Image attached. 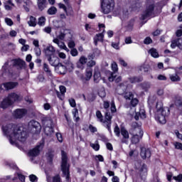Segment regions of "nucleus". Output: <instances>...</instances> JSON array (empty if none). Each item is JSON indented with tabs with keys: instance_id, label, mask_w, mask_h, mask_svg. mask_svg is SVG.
Wrapping results in <instances>:
<instances>
[{
	"instance_id": "09e8293b",
	"label": "nucleus",
	"mask_w": 182,
	"mask_h": 182,
	"mask_svg": "<svg viewBox=\"0 0 182 182\" xmlns=\"http://www.w3.org/2000/svg\"><path fill=\"white\" fill-rule=\"evenodd\" d=\"M65 68L68 70H69L70 72H72V70H73V63H67Z\"/></svg>"
},
{
	"instance_id": "c9c22d12",
	"label": "nucleus",
	"mask_w": 182,
	"mask_h": 182,
	"mask_svg": "<svg viewBox=\"0 0 182 182\" xmlns=\"http://www.w3.org/2000/svg\"><path fill=\"white\" fill-rule=\"evenodd\" d=\"M46 23V18H45V16H41L38 18V25H39V26H45Z\"/></svg>"
},
{
	"instance_id": "f03ea898",
	"label": "nucleus",
	"mask_w": 182,
	"mask_h": 182,
	"mask_svg": "<svg viewBox=\"0 0 182 182\" xmlns=\"http://www.w3.org/2000/svg\"><path fill=\"white\" fill-rule=\"evenodd\" d=\"M168 114H170V109H168V107H163V102H157L156 112L155 114L156 120L161 123V124H166Z\"/></svg>"
},
{
	"instance_id": "72a5a7b5",
	"label": "nucleus",
	"mask_w": 182,
	"mask_h": 182,
	"mask_svg": "<svg viewBox=\"0 0 182 182\" xmlns=\"http://www.w3.org/2000/svg\"><path fill=\"white\" fill-rule=\"evenodd\" d=\"M28 23L30 26H33V27L36 26V18L32 16H30L29 20L28 21Z\"/></svg>"
},
{
	"instance_id": "2f4dec72",
	"label": "nucleus",
	"mask_w": 182,
	"mask_h": 182,
	"mask_svg": "<svg viewBox=\"0 0 182 182\" xmlns=\"http://www.w3.org/2000/svg\"><path fill=\"white\" fill-rule=\"evenodd\" d=\"M72 113L75 122H79L80 120V118L79 117V111L77 110V109L74 108L72 111Z\"/></svg>"
},
{
	"instance_id": "a878e982",
	"label": "nucleus",
	"mask_w": 182,
	"mask_h": 182,
	"mask_svg": "<svg viewBox=\"0 0 182 182\" xmlns=\"http://www.w3.org/2000/svg\"><path fill=\"white\" fill-rule=\"evenodd\" d=\"M3 86L5 87L6 90H10L11 89H14L18 86V82H6L3 84Z\"/></svg>"
},
{
	"instance_id": "412c9836",
	"label": "nucleus",
	"mask_w": 182,
	"mask_h": 182,
	"mask_svg": "<svg viewBox=\"0 0 182 182\" xmlns=\"http://www.w3.org/2000/svg\"><path fill=\"white\" fill-rule=\"evenodd\" d=\"M121 134L123 136V139H122V143H127V141L129 140V132H127L124 127H122Z\"/></svg>"
},
{
	"instance_id": "052dcab7",
	"label": "nucleus",
	"mask_w": 182,
	"mask_h": 182,
	"mask_svg": "<svg viewBox=\"0 0 182 182\" xmlns=\"http://www.w3.org/2000/svg\"><path fill=\"white\" fill-rule=\"evenodd\" d=\"M98 94H99V96L100 97H106V92L105 91L104 89L100 90Z\"/></svg>"
},
{
	"instance_id": "f8f14e48",
	"label": "nucleus",
	"mask_w": 182,
	"mask_h": 182,
	"mask_svg": "<svg viewBox=\"0 0 182 182\" xmlns=\"http://www.w3.org/2000/svg\"><path fill=\"white\" fill-rule=\"evenodd\" d=\"M56 50L53 46H48L44 48V53L47 58L55 55Z\"/></svg>"
},
{
	"instance_id": "e433bc0d",
	"label": "nucleus",
	"mask_w": 182,
	"mask_h": 182,
	"mask_svg": "<svg viewBox=\"0 0 182 182\" xmlns=\"http://www.w3.org/2000/svg\"><path fill=\"white\" fill-rule=\"evenodd\" d=\"M14 65H18L21 68H23V65H25V61L22 60L21 59L14 60Z\"/></svg>"
},
{
	"instance_id": "c85d7f7f",
	"label": "nucleus",
	"mask_w": 182,
	"mask_h": 182,
	"mask_svg": "<svg viewBox=\"0 0 182 182\" xmlns=\"http://www.w3.org/2000/svg\"><path fill=\"white\" fill-rule=\"evenodd\" d=\"M93 75V73L92 71L91 68H87L86 70V73H85V77L82 78V82H85V80H90L92 78V76Z\"/></svg>"
},
{
	"instance_id": "dca6fc26",
	"label": "nucleus",
	"mask_w": 182,
	"mask_h": 182,
	"mask_svg": "<svg viewBox=\"0 0 182 182\" xmlns=\"http://www.w3.org/2000/svg\"><path fill=\"white\" fill-rule=\"evenodd\" d=\"M153 12H154V4H148L144 18H148V16H151V15H153Z\"/></svg>"
},
{
	"instance_id": "a211bd4d",
	"label": "nucleus",
	"mask_w": 182,
	"mask_h": 182,
	"mask_svg": "<svg viewBox=\"0 0 182 182\" xmlns=\"http://www.w3.org/2000/svg\"><path fill=\"white\" fill-rule=\"evenodd\" d=\"M105 119L107 121L104 122V126L105 127H107V129L109 130V132H112V130L110 129V125L112 124V117L110 115V113L107 112L105 114Z\"/></svg>"
},
{
	"instance_id": "0eeeda50",
	"label": "nucleus",
	"mask_w": 182,
	"mask_h": 182,
	"mask_svg": "<svg viewBox=\"0 0 182 182\" xmlns=\"http://www.w3.org/2000/svg\"><path fill=\"white\" fill-rule=\"evenodd\" d=\"M141 137H143V131L139 128L135 129L134 131V135L132 138V143H134V144H136V143L140 141V139H141Z\"/></svg>"
},
{
	"instance_id": "13d9d810",
	"label": "nucleus",
	"mask_w": 182,
	"mask_h": 182,
	"mask_svg": "<svg viewBox=\"0 0 182 182\" xmlns=\"http://www.w3.org/2000/svg\"><path fill=\"white\" fill-rule=\"evenodd\" d=\"M152 42H153V40H151L150 37H146L144 41V43H145V45H150V43H151Z\"/></svg>"
},
{
	"instance_id": "f704fd0d",
	"label": "nucleus",
	"mask_w": 182,
	"mask_h": 182,
	"mask_svg": "<svg viewBox=\"0 0 182 182\" xmlns=\"http://www.w3.org/2000/svg\"><path fill=\"white\" fill-rule=\"evenodd\" d=\"M43 69L44 72H46L48 76H52V71H50V68H49V65L46 63H44L43 65Z\"/></svg>"
},
{
	"instance_id": "de8ad7c7",
	"label": "nucleus",
	"mask_w": 182,
	"mask_h": 182,
	"mask_svg": "<svg viewBox=\"0 0 182 182\" xmlns=\"http://www.w3.org/2000/svg\"><path fill=\"white\" fill-rule=\"evenodd\" d=\"M70 55L71 56H74V57L77 56L79 55V52H77V49L76 48L71 49Z\"/></svg>"
},
{
	"instance_id": "2eb2a0df",
	"label": "nucleus",
	"mask_w": 182,
	"mask_h": 182,
	"mask_svg": "<svg viewBox=\"0 0 182 182\" xmlns=\"http://www.w3.org/2000/svg\"><path fill=\"white\" fill-rule=\"evenodd\" d=\"M28 126L29 127H33V129H36V133H39L41 130H42V127L41 126V124L35 120L30 121L28 123Z\"/></svg>"
},
{
	"instance_id": "79ce46f5",
	"label": "nucleus",
	"mask_w": 182,
	"mask_h": 182,
	"mask_svg": "<svg viewBox=\"0 0 182 182\" xmlns=\"http://www.w3.org/2000/svg\"><path fill=\"white\" fill-rule=\"evenodd\" d=\"M96 117L98 119V122L103 123V115L102 114V112L100 111L96 112Z\"/></svg>"
},
{
	"instance_id": "4d7b16f0",
	"label": "nucleus",
	"mask_w": 182,
	"mask_h": 182,
	"mask_svg": "<svg viewBox=\"0 0 182 182\" xmlns=\"http://www.w3.org/2000/svg\"><path fill=\"white\" fill-rule=\"evenodd\" d=\"M173 180L178 182H182V174H179L177 176H173Z\"/></svg>"
},
{
	"instance_id": "7c9ffc66",
	"label": "nucleus",
	"mask_w": 182,
	"mask_h": 182,
	"mask_svg": "<svg viewBox=\"0 0 182 182\" xmlns=\"http://www.w3.org/2000/svg\"><path fill=\"white\" fill-rule=\"evenodd\" d=\"M148 53L152 56V58H159L160 55H159V52L156 48H151L149 50Z\"/></svg>"
},
{
	"instance_id": "5fc2aeb1",
	"label": "nucleus",
	"mask_w": 182,
	"mask_h": 182,
	"mask_svg": "<svg viewBox=\"0 0 182 182\" xmlns=\"http://www.w3.org/2000/svg\"><path fill=\"white\" fill-rule=\"evenodd\" d=\"M117 110V109H116V105H114V101H112L111 102V112L112 113H116Z\"/></svg>"
},
{
	"instance_id": "4468645a",
	"label": "nucleus",
	"mask_w": 182,
	"mask_h": 182,
	"mask_svg": "<svg viewBox=\"0 0 182 182\" xmlns=\"http://www.w3.org/2000/svg\"><path fill=\"white\" fill-rule=\"evenodd\" d=\"M53 43H55L58 45V48L60 49H63V50H65L66 52H69V48L66 46V44H65V42L60 41L58 38H54L53 40Z\"/></svg>"
},
{
	"instance_id": "69168bd1",
	"label": "nucleus",
	"mask_w": 182,
	"mask_h": 182,
	"mask_svg": "<svg viewBox=\"0 0 182 182\" xmlns=\"http://www.w3.org/2000/svg\"><path fill=\"white\" fill-rule=\"evenodd\" d=\"M56 137H57L58 141H60V143H62V141H63V138L62 137V134L57 133L56 134Z\"/></svg>"
},
{
	"instance_id": "f257e3e1",
	"label": "nucleus",
	"mask_w": 182,
	"mask_h": 182,
	"mask_svg": "<svg viewBox=\"0 0 182 182\" xmlns=\"http://www.w3.org/2000/svg\"><path fill=\"white\" fill-rule=\"evenodd\" d=\"M3 132L6 136L11 143L14 146H18L19 143L26 141V132L23 127L8 124L2 127Z\"/></svg>"
},
{
	"instance_id": "6ab92c4d",
	"label": "nucleus",
	"mask_w": 182,
	"mask_h": 182,
	"mask_svg": "<svg viewBox=\"0 0 182 182\" xmlns=\"http://www.w3.org/2000/svg\"><path fill=\"white\" fill-rule=\"evenodd\" d=\"M176 47H178V49L182 50V38L172 41L171 48L174 49Z\"/></svg>"
},
{
	"instance_id": "9b49d317",
	"label": "nucleus",
	"mask_w": 182,
	"mask_h": 182,
	"mask_svg": "<svg viewBox=\"0 0 182 182\" xmlns=\"http://www.w3.org/2000/svg\"><path fill=\"white\" fill-rule=\"evenodd\" d=\"M26 113H28V111L25 109H17L14 112L13 116L16 119H22Z\"/></svg>"
},
{
	"instance_id": "58836bf2",
	"label": "nucleus",
	"mask_w": 182,
	"mask_h": 182,
	"mask_svg": "<svg viewBox=\"0 0 182 182\" xmlns=\"http://www.w3.org/2000/svg\"><path fill=\"white\" fill-rule=\"evenodd\" d=\"M90 147L93 149L95 151H99V149H100V145H99V143L96 141L95 144L91 143L90 144Z\"/></svg>"
},
{
	"instance_id": "bb28decb",
	"label": "nucleus",
	"mask_w": 182,
	"mask_h": 182,
	"mask_svg": "<svg viewBox=\"0 0 182 182\" xmlns=\"http://www.w3.org/2000/svg\"><path fill=\"white\" fill-rule=\"evenodd\" d=\"M136 168L139 169L141 171V174H146L147 173V166L145 164H140L139 163H136L135 164ZM139 166H141V168H139Z\"/></svg>"
},
{
	"instance_id": "4be33fe9",
	"label": "nucleus",
	"mask_w": 182,
	"mask_h": 182,
	"mask_svg": "<svg viewBox=\"0 0 182 182\" xmlns=\"http://www.w3.org/2000/svg\"><path fill=\"white\" fill-rule=\"evenodd\" d=\"M55 70L57 72V73H60V75H65V73H66V66L58 63V65L57 66H55Z\"/></svg>"
},
{
	"instance_id": "bf43d9fd",
	"label": "nucleus",
	"mask_w": 182,
	"mask_h": 182,
	"mask_svg": "<svg viewBox=\"0 0 182 182\" xmlns=\"http://www.w3.org/2000/svg\"><path fill=\"white\" fill-rule=\"evenodd\" d=\"M174 146L178 150H182V144L180 143V142H175L174 143Z\"/></svg>"
},
{
	"instance_id": "8fccbe9b",
	"label": "nucleus",
	"mask_w": 182,
	"mask_h": 182,
	"mask_svg": "<svg viewBox=\"0 0 182 182\" xmlns=\"http://www.w3.org/2000/svg\"><path fill=\"white\" fill-rule=\"evenodd\" d=\"M68 48L70 49H75V47L76 46V43L73 41H70L68 44Z\"/></svg>"
},
{
	"instance_id": "37998d69",
	"label": "nucleus",
	"mask_w": 182,
	"mask_h": 182,
	"mask_svg": "<svg viewBox=\"0 0 182 182\" xmlns=\"http://www.w3.org/2000/svg\"><path fill=\"white\" fill-rule=\"evenodd\" d=\"M68 16L73 15V9L70 6H68L66 11H65Z\"/></svg>"
},
{
	"instance_id": "ea45409f",
	"label": "nucleus",
	"mask_w": 182,
	"mask_h": 182,
	"mask_svg": "<svg viewBox=\"0 0 182 182\" xmlns=\"http://www.w3.org/2000/svg\"><path fill=\"white\" fill-rule=\"evenodd\" d=\"M56 12H58V9L55 6H52L48 10V15H55Z\"/></svg>"
},
{
	"instance_id": "e2e57ef3",
	"label": "nucleus",
	"mask_w": 182,
	"mask_h": 182,
	"mask_svg": "<svg viewBox=\"0 0 182 182\" xmlns=\"http://www.w3.org/2000/svg\"><path fill=\"white\" fill-rule=\"evenodd\" d=\"M156 102V97H150L148 100L149 105H153Z\"/></svg>"
},
{
	"instance_id": "49530a36",
	"label": "nucleus",
	"mask_w": 182,
	"mask_h": 182,
	"mask_svg": "<svg viewBox=\"0 0 182 182\" xmlns=\"http://www.w3.org/2000/svg\"><path fill=\"white\" fill-rule=\"evenodd\" d=\"M141 87L143 90L146 92L150 88V85L149 83H143L141 85Z\"/></svg>"
},
{
	"instance_id": "cd10ccee",
	"label": "nucleus",
	"mask_w": 182,
	"mask_h": 182,
	"mask_svg": "<svg viewBox=\"0 0 182 182\" xmlns=\"http://www.w3.org/2000/svg\"><path fill=\"white\" fill-rule=\"evenodd\" d=\"M139 117L141 119H146V112L144 109H140L139 112H136L135 119L139 120Z\"/></svg>"
},
{
	"instance_id": "a18cd8bd",
	"label": "nucleus",
	"mask_w": 182,
	"mask_h": 182,
	"mask_svg": "<svg viewBox=\"0 0 182 182\" xmlns=\"http://www.w3.org/2000/svg\"><path fill=\"white\" fill-rule=\"evenodd\" d=\"M111 68L113 72H117V70H119V68L117 67V63H116V62L112 63Z\"/></svg>"
},
{
	"instance_id": "603ef678",
	"label": "nucleus",
	"mask_w": 182,
	"mask_h": 182,
	"mask_svg": "<svg viewBox=\"0 0 182 182\" xmlns=\"http://www.w3.org/2000/svg\"><path fill=\"white\" fill-rule=\"evenodd\" d=\"M29 180L31 182H37L38 181V177L33 174L29 176Z\"/></svg>"
},
{
	"instance_id": "4c0bfd02",
	"label": "nucleus",
	"mask_w": 182,
	"mask_h": 182,
	"mask_svg": "<svg viewBox=\"0 0 182 182\" xmlns=\"http://www.w3.org/2000/svg\"><path fill=\"white\" fill-rule=\"evenodd\" d=\"M141 80H143L142 77H133L129 78L131 83H137L139 82H141Z\"/></svg>"
},
{
	"instance_id": "338daca9",
	"label": "nucleus",
	"mask_w": 182,
	"mask_h": 182,
	"mask_svg": "<svg viewBox=\"0 0 182 182\" xmlns=\"http://www.w3.org/2000/svg\"><path fill=\"white\" fill-rule=\"evenodd\" d=\"M95 160H97L98 161H105V159L103 158V156H102V155L95 156Z\"/></svg>"
},
{
	"instance_id": "864d4df0",
	"label": "nucleus",
	"mask_w": 182,
	"mask_h": 182,
	"mask_svg": "<svg viewBox=\"0 0 182 182\" xmlns=\"http://www.w3.org/2000/svg\"><path fill=\"white\" fill-rule=\"evenodd\" d=\"M5 22L6 23V25H8L9 26H12V25H14V21H12V19H11L9 18H6Z\"/></svg>"
},
{
	"instance_id": "b1692460",
	"label": "nucleus",
	"mask_w": 182,
	"mask_h": 182,
	"mask_svg": "<svg viewBox=\"0 0 182 182\" xmlns=\"http://www.w3.org/2000/svg\"><path fill=\"white\" fill-rule=\"evenodd\" d=\"M180 68L178 69V71H176V74H171L169 75V79L171 80V82H180Z\"/></svg>"
},
{
	"instance_id": "3c124183",
	"label": "nucleus",
	"mask_w": 182,
	"mask_h": 182,
	"mask_svg": "<svg viewBox=\"0 0 182 182\" xmlns=\"http://www.w3.org/2000/svg\"><path fill=\"white\" fill-rule=\"evenodd\" d=\"M176 36H178V38H180V36H182V25H181L179 26V29L176 31Z\"/></svg>"
},
{
	"instance_id": "774afa93",
	"label": "nucleus",
	"mask_w": 182,
	"mask_h": 182,
	"mask_svg": "<svg viewBox=\"0 0 182 182\" xmlns=\"http://www.w3.org/2000/svg\"><path fill=\"white\" fill-rule=\"evenodd\" d=\"M43 31L46 32V33H50V32H52V28L47 26L43 29Z\"/></svg>"
},
{
	"instance_id": "a19ab883",
	"label": "nucleus",
	"mask_w": 182,
	"mask_h": 182,
	"mask_svg": "<svg viewBox=\"0 0 182 182\" xmlns=\"http://www.w3.org/2000/svg\"><path fill=\"white\" fill-rule=\"evenodd\" d=\"M78 63H80V65H86L87 63V58L85 56H81L79 59Z\"/></svg>"
},
{
	"instance_id": "39448f33",
	"label": "nucleus",
	"mask_w": 182,
	"mask_h": 182,
	"mask_svg": "<svg viewBox=\"0 0 182 182\" xmlns=\"http://www.w3.org/2000/svg\"><path fill=\"white\" fill-rule=\"evenodd\" d=\"M114 9V0H102L101 2V11L102 14H110Z\"/></svg>"
},
{
	"instance_id": "20e7f679",
	"label": "nucleus",
	"mask_w": 182,
	"mask_h": 182,
	"mask_svg": "<svg viewBox=\"0 0 182 182\" xmlns=\"http://www.w3.org/2000/svg\"><path fill=\"white\" fill-rule=\"evenodd\" d=\"M61 170L63 171V176L65 177L66 180H69V164H68V155L64 151H61Z\"/></svg>"
},
{
	"instance_id": "ddd939ff",
	"label": "nucleus",
	"mask_w": 182,
	"mask_h": 182,
	"mask_svg": "<svg viewBox=\"0 0 182 182\" xmlns=\"http://www.w3.org/2000/svg\"><path fill=\"white\" fill-rule=\"evenodd\" d=\"M65 38H72V31L70 29H65L57 37V39L63 41Z\"/></svg>"
},
{
	"instance_id": "423d86ee",
	"label": "nucleus",
	"mask_w": 182,
	"mask_h": 182,
	"mask_svg": "<svg viewBox=\"0 0 182 182\" xmlns=\"http://www.w3.org/2000/svg\"><path fill=\"white\" fill-rule=\"evenodd\" d=\"M53 124V122L50 119H43V124L44 126V132L47 135L50 134L51 133H53V127H52V124Z\"/></svg>"
},
{
	"instance_id": "5701e85b",
	"label": "nucleus",
	"mask_w": 182,
	"mask_h": 182,
	"mask_svg": "<svg viewBox=\"0 0 182 182\" xmlns=\"http://www.w3.org/2000/svg\"><path fill=\"white\" fill-rule=\"evenodd\" d=\"M127 89V86H126V83H122L117 86V93H118V95H124Z\"/></svg>"
},
{
	"instance_id": "680f3d73",
	"label": "nucleus",
	"mask_w": 182,
	"mask_h": 182,
	"mask_svg": "<svg viewBox=\"0 0 182 182\" xmlns=\"http://www.w3.org/2000/svg\"><path fill=\"white\" fill-rule=\"evenodd\" d=\"M98 26H99L100 31L102 32V33H105V24L99 23Z\"/></svg>"
},
{
	"instance_id": "393cba45",
	"label": "nucleus",
	"mask_w": 182,
	"mask_h": 182,
	"mask_svg": "<svg viewBox=\"0 0 182 182\" xmlns=\"http://www.w3.org/2000/svg\"><path fill=\"white\" fill-rule=\"evenodd\" d=\"M105 34L103 33H98L94 37V43L97 46V42H103Z\"/></svg>"
},
{
	"instance_id": "1a4fd4ad",
	"label": "nucleus",
	"mask_w": 182,
	"mask_h": 182,
	"mask_svg": "<svg viewBox=\"0 0 182 182\" xmlns=\"http://www.w3.org/2000/svg\"><path fill=\"white\" fill-rule=\"evenodd\" d=\"M124 99H126V100H131V105L133 107L137 106L139 104V100L134 98L133 93L132 92H125Z\"/></svg>"
},
{
	"instance_id": "c756f323",
	"label": "nucleus",
	"mask_w": 182,
	"mask_h": 182,
	"mask_svg": "<svg viewBox=\"0 0 182 182\" xmlns=\"http://www.w3.org/2000/svg\"><path fill=\"white\" fill-rule=\"evenodd\" d=\"M100 80H102V75H100V72H99V70H95L94 81L95 83H99Z\"/></svg>"
},
{
	"instance_id": "9d476101",
	"label": "nucleus",
	"mask_w": 182,
	"mask_h": 182,
	"mask_svg": "<svg viewBox=\"0 0 182 182\" xmlns=\"http://www.w3.org/2000/svg\"><path fill=\"white\" fill-rule=\"evenodd\" d=\"M107 77H108V80L109 82H114V80L119 83L122 80V77L118 76L114 73H112L110 71L107 72Z\"/></svg>"
},
{
	"instance_id": "6e6552de",
	"label": "nucleus",
	"mask_w": 182,
	"mask_h": 182,
	"mask_svg": "<svg viewBox=\"0 0 182 182\" xmlns=\"http://www.w3.org/2000/svg\"><path fill=\"white\" fill-rule=\"evenodd\" d=\"M43 149V142L37 145L34 149L30 150L28 152V156L30 157H36V156H39V153H41V151Z\"/></svg>"
},
{
	"instance_id": "0e129e2a",
	"label": "nucleus",
	"mask_w": 182,
	"mask_h": 182,
	"mask_svg": "<svg viewBox=\"0 0 182 182\" xmlns=\"http://www.w3.org/2000/svg\"><path fill=\"white\" fill-rule=\"evenodd\" d=\"M69 103L71 107H75L76 106V101L73 98L69 100Z\"/></svg>"
},
{
	"instance_id": "6e6d98bb",
	"label": "nucleus",
	"mask_w": 182,
	"mask_h": 182,
	"mask_svg": "<svg viewBox=\"0 0 182 182\" xmlns=\"http://www.w3.org/2000/svg\"><path fill=\"white\" fill-rule=\"evenodd\" d=\"M34 50L36 56H41V55L42 54V51H41V48L39 47H36L34 48Z\"/></svg>"
},
{
	"instance_id": "7ed1b4c3",
	"label": "nucleus",
	"mask_w": 182,
	"mask_h": 182,
	"mask_svg": "<svg viewBox=\"0 0 182 182\" xmlns=\"http://www.w3.org/2000/svg\"><path fill=\"white\" fill-rule=\"evenodd\" d=\"M18 100H21V96L16 93H11L1 102L0 106L2 109H8L14 102H18Z\"/></svg>"
},
{
	"instance_id": "c03bdc74",
	"label": "nucleus",
	"mask_w": 182,
	"mask_h": 182,
	"mask_svg": "<svg viewBox=\"0 0 182 182\" xmlns=\"http://www.w3.org/2000/svg\"><path fill=\"white\" fill-rule=\"evenodd\" d=\"M175 103L178 109H180L181 110H182V98H178Z\"/></svg>"
},
{
	"instance_id": "473e14b6",
	"label": "nucleus",
	"mask_w": 182,
	"mask_h": 182,
	"mask_svg": "<svg viewBox=\"0 0 182 182\" xmlns=\"http://www.w3.org/2000/svg\"><path fill=\"white\" fill-rule=\"evenodd\" d=\"M38 6L41 11H43L46 8V0H38Z\"/></svg>"
},
{
	"instance_id": "f3484780",
	"label": "nucleus",
	"mask_w": 182,
	"mask_h": 182,
	"mask_svg": "<svg viewBox=\"0 0 182 182\" xmlns=\"http://www.w3.org/2000/svg\"><path fill=\"white\" fill-rule=\"evenodd\" d=\"M151 156V152L150 151V149H146L144 147L141 149V159H150Z\"/></svg>"
},
{
	"instance_id": "aec40b11",
	"label": "nucleus",
	"mask_w": 182,
	"mask_h": 182,
	"mask_svg": "<svg viewBox=\"0 0 182 182\" xmlns=\"http://www.w3.org/2000/svg\"><path fill=\"white\" fill-rule=\"evenodd\" d=\"M48 60L51 66H58L59 65V58L52 55L48 58Z\"/></svg>"
}]
</instances>
